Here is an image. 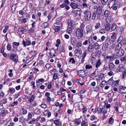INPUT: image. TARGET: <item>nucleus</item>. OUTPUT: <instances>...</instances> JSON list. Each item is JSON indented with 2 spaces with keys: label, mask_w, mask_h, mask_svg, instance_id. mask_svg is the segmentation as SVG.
Here are the masks:
<instances>
[{
  "label": "nucleus",
  "mask_w": 126,
  "mask_h": 126,
  "mask_svg": "<svg viewBox=\"0 0 126 126\" xmlns=\"http://www.w3.org/2000/svg\"><path fill=\"white\" fill-rule=\"evenodd\" d=\"M83 30L82 29H78L76 31V36L77 38L81 40L83 36Z\"/></svg>",
  "instance_id": "1"
},
{
  "label": "nucleus",
  "mask_w": 126,
  "mask_h": 126,
  "mask_svg": "<svg viewBox=\"0 0 126 126\" xmlns=\"http://www.w3.org/2000/svg\"><path fill=\"white\" fill-rule=\"evenodd\" d=\"M114 52L115 53V56L118 57L123 56L124 53V51L122 49L117 50H115Z\"/></svg>",
  "instance_id": "2"
},
{
  "label": "nucleus",
  "mask_w": 126,
  "mask_h": 126,
  "mask_svg": "<svg viewBox=\"0 0 126 126\" xmlns=\"http://www.w3.org/2000/svg\"><path fill=\"white\" fill-rule=\"evenodd\" d=\"M84 17L86 20H89L91 17V13L90 12L87 10H85L84 12Z\"/></svg>",
  "instance_id": "3"
},
{
  "label": "nucleus",
  "mask_w": 126,
  "mask_h": 126,
  "mask_svg": "<svg viewBox=\"0 0 126 126\" xmlns=\"http://www.w3.org/2000/svg\"><path fill=\"white\" fill-rule=\"evenodd\" d=\"M117 41L118 42L121 44L122 45H126V39H124L123 36H120L118 38Z\"/></svg>",
  "instance_id": "4"
},
{
  "label": "nucleus",
  "mask_w": 126,
  "mask_h": 126,
  "mask_svg": "<svg viewBox=\"0 0 126 126\" xmlns=\"http://www.w3.org/2000/svg\"><path fill=\"white\" fill-rule=\"evenodd\" d=\"M119 92L122 94L126 93V87L123 86H119Z\"/></svg>",
  "instance_id": "5"
},
{
  "label": "nucleus",
  "mask_w": 126,
  "mask_h": 126,
  "mask_svg": "<svg viewBox=\"0 0 126 126\" xmlns=\"http://www.w3.org/2000/svg\"><path fill=\"white\" fill-rule=\"evenodd\" d=\"M86 30L87 34H90L92 32V27L90 25L87 26L86 27Z\"/></svg>",
  "instance_id": "6"
},
{
  "label": "nucleus",
  "mask_w": 126,
  "mask_h": 126,
  "mask_svg": "<svg viewBox=\"0 0 126 126\" xmlns=\"http://www.w3.org/2000/svg\"><path fill=\"white\" fill-rule=\"evenodd\" d=\"M98 112L100 113H103L104 114H105L107 113V110L105 107L102 108H98L97 109Z\"/></svg>",
  "instance_id": "7"
},
{
  "label": "nucleus",
  "mask_w": 126,
  "mask_h": 126,
  "mask_svg": "<svg viewBox=\"0 0 126 126\" xmlns=\"http://www.w3.org/2000/svg\"><path fill=\"white\" fill-rule=\"evenodd\" d=\"M75 55L78 57H81V55L82 54V51L80 49L79 50L77 49L75 50Z\"/></svg>",
  "instance_id": "8"
},
{
  "label": "nucleus",
  "mask_w": 126,
  "mask_h": 126,
  "mask_svg": "<svg viewBox=\"0 0 126 126\" xmlns=\"http://www.w3.org/2000/svg\"><path fill=\"white\" fill-rule=\"evenodd\" d=\"M116 68V66L113 63H110L109 64V69L110 70H113Z\"/></svg>",
  "instance_id": "9"
},
{
  "label": "nucleus",
  "mask_w": 126,
  "mask_h": 126,
  "mask_svg": "<svg viewBox=\"0 0 126 126\" xmlns=\"http://www.w3.org/2000/svg\"><path fill=\"white\" fill-rule=\"evenodd\" d=\"M73 12L75 16H80L81 14V10L80 9H78V10H76L74 11Z\"/></svg>",
  "instance_id": "10"
},
{
  "label": "nucleus",
  "mask_w": 126,
  "mask_h": 126,
  "mask_svg": "<svg viewBox=\"0 0 126 126\" xmlns=\"http://www.w3.org/2000/svg\"><path fill=\"white\" fill-rule=\"evenodd\" d=\"M79 76L80 77L83 78L86 76L87 75V73H85V72L84 70H80L79 72Z\"/></svg>",
  "instance_id": "11"
},
{
  "label": "nucleus",
  "mask_w": 126,
  "mask_h": 126,
  "mask_svg": "<svg viewBox=\"0 0 126 126\" xmlns=\"http://www.w3.org/2000/svg\"><path fill=\"white\" fill-rule=\"evenodd\" d=\"M117 71L118 72H122L124 70V68L123 64H120L117 68Z\"/></svg>",
  "instance_id": "12"
},
{
  "label": "nucleus",
  "mask_w": 126,
  "mask_h": 126,
  "mask_svg": "<svg viewBox=\"0 0 126 126\" xmlns=\"http://www.w3.org/2000/svg\"><path fill=\"white\" fill-rule=\"evenodd\" d=\"M109 46V45L108 43H105L103 44L102 49L104 51H106L108 49Z\"/></svg>",
  "instance_id": "13"
},
{
  "label": "nucleus",
  "mask_w": 126,
  "mask_h": 126,
  "mask_svg": "<svg viewBox=\"0 0 126 126\" xmlns=\"http://www.w3.org/2000/svg\"><path fill=\"white\" fill-rule=\"evenodd\" d=\"M22 43L24 47H25L27 46H29L31 44V41L29 40H26L25 41L24 40H23L22 41Z\"/></svg>",
  "instance_id": "14"
},
{
  "label": "nucleus",
  "mask_w": 126,
  "mask_h": 126,
  "mask_svg": "<svg viewBox=\"0 0 126 126\" xmlns=\"http://www.w3.org/2000/svg\"><path fill=\"white\" fill-rule=\"evenodd\" d=\"M102 7H101L100 6H99L98 8L96 9V11H95V12L97 14H101L102 12Z\"/></svg>",
  "instance_id": "15"
},
{
  "label": "nucleus",
  "mask_w": 126,
  "mask_h": 126,
  "mask_svg": "<svg viewBox=\"0 0 126 126\" xmlns=\"http://www.w3.org/2000/svg\"><path fill=\"white\" fill-rule=\"evenodd\" d=\"M81 6L83 8H85L88 10L90 8L89 5L85 3H82L81 5Z\"/></svg>",
  "instance_id": "16"
},
{
  "label": "nucleus",
  "mask_w": 126,
  "mask_h": 126,
  "mask_svg": "<svg viewBox=\"0 0 126 126\" xmlns=\"http://www.w3.org/2000/svg\"><path fill=\"white\" fill-rule=\"evenodd\" d=\"M106 58L107 59L111 61H113L115 58L114 55H113L112 56L107 55L106 56Z\"/></svg>",
  "instance_id": "17"
},
{
  "label": "nucleus",
  "mask_w": 126,
  "mask_h": 126,
  "mask_svg": "<svg viewBox=\"0 0 126 126\" xmlns=\"http://www.w3.org/2000/svg\"><path fill=\"white\" fill-rule=\"evenodd\" d=\"M54 123L57 126L61 125V123L60 120L59 119H58L57 120H54Z\"/></svg>",
  "instance_id": "18"
},
{
  "label": "nucleus",
  "mask_w": 126,
  "mask_h": 126,
  "mask_svg": "<svg viewBox=\"0 0 126 126\" xmlns=\"http://www.w3.org/2000/svg\"><path fill=\"white\" fill-rule=\"evenodd\" d=\"M70 6L73 9H75L78 7L77 4L74 3H71L70 4Z\"/></svg>",
  "instance_id": "19"
},
{
  "label": "nucleus",
  "mask_w": 126,
  "mask_h": 126,
  "mask_svg": "<svg viewBox=\"0 0 126 126\" xmlns=\"http://www.w3.org/2000/svg\"><path fill=\"white\" fill-rule=\"evenodd\" d=\"M71 41L73 45H75L77 42L76 39L73 37H71Z\"/></svg>",
  "instance_id": "20"
},
{
  "label": "nucleus",
  "mask_w": 126,
  "mask_h": 126,
  "mask_svg": "<svg viewBox=\"0 0 126 126\" xmlns=\"http://www.w3.org/2000/svg\"><path fill=\"white\" fill-rule=\"evenodd\" d=\"M122 46V45L119 42L118 44L116 45L115 47V50H117L121 49Z\"/></svg>",
  "instance_id": "21"
},
{
  "label": "nucleus",
  "mask_w": 126,
  "mask_h": 126,
  "mask_svg": "<svg viewBox=\"0 0 126 126\" xmlns=\"http://www.w3.org/2000/svg\"><path fill=\"white\" fill-rule=\"evenodd\" d=\"M67 22L68 24V27H70V28H71V27L73 25V23L71 20L70 19H68L67 20Z\"/></svg>",
  "instance_id": "22"
},
{
  "label": "nucleus",
  "mask_w": 126,
  "mask_h": 126,
  "mask_svg": "<svg viewBox=\"0 0 126 126\" xmlns=\"http://www.w3.org/2000/svg\"><path fill=\"white\" fill-rule=\"evenodd\" d=\"M116 0H110L109 2L108 5L111 6H114L115 5V2Z\"/></svg>",
  "instance_id": "23"
},
{
  "label": "nucleus",
  "mask_w": 126,
  "mask_h": 126,
  "mask_svg": "<svg viewBox=\"0 0 126 126\" xmlns=\"http://www.w3.org/2000/svg\"><path fill=\"white\" fill-rule=\"evenodd\" d=\"M93 49L94 48L91 45H90L87 48V50L88 52H92Z\"/></svg>",
  "instance_id": "24"
},
{
  "label": "nucleus",
  "mask_w": 126,
  "mask_h": 126,
  "mask_svg": "<svg viewBox=\"0 0 126 126\" xmlns=\"http://www.w3.org/2000/svg\"><path fill=\"white\" fill-rule=\"evenodd\" d=\"M34 113L36 114L39 115L40 114V109L38 108H36L34 110Z\"/></svg>",
  "instance_id": "25"
},
{
  "label": "nucleus",
  "mask_w": 126,
  "mask_h": 126,
  "mask_svg": "<svg viewBox=\"0 0 126 126\" xmlns=\"http://www.w3.org/2000/svg\"><path fill=\"white\" fill-rule=\"evenodd\" d=\"M96 61V59L94 57H92L90 60L91 63L93 64H94Z\"/></svg>",
  "instance_id": "26"
},
{
  "label": "nucleus",
  "mask_w": 126,
  "mask_h": 126,
  "mask_svg": "<svg viewBox=\"0 0 126 126\" xmlns=\"http://www.w3.org/2000/svg\"><path fill=\"white\" fill-rule=\"evenodd\" d=\"M110 25L109 23L106 24L105 26V29L106 31H108L109 30L110 28Z\"/></svg>",
  "instance_id": "27"
},
{
  "label": "nucleus",
  "mask_w": 126,
  "mask_h": 126,
  "mask_svg": "<svg viewBox=\"0 0 126 126\" xmlns=\"http://www.w3.org/2000/svg\"><path fill=\"white\" fill-rule=\"evenodd\" d=\"M101 64L100 62V60L99 59L98 60L95 64V67L96 68H98Z\"/></svg>",
  "instance_id": "28"
},
{
  "label": "nucleus",
  "mask_w": 126,
  "mask_h": 126,
  "mask_svg": "<svg viewBox=\"0 0 126 126\" xmlns=\"http://www.w3.org/2000/svg\"><path fill=\"white\" fill-rule=\"evenodd\" d=\"M119 81L118 80H116L114 82H113L112 84V86H117L119 83Z\"/></svg>",
  "instance_id": "29"
},
{
  "label": "nucleus",
  "mask_w": 126,
  "mask_h": 126,
  "mask_svg": "<svg viewBox=\"0 0 126 126\" xmlns=\"http://www.w3.org/2000/svg\"><path fill=\"white\" fill-rule=\"evenodd\" d=\"M17 54L16 53H14L13 54L11 55L10 56V58L11 60H13L16 57Z\"/></svg>",
  "instance_id": "30"
},
{
  "label": "nucleus",
  "mask_w": 126,
  "mask_h": 126,
  "mask_svg": "<svg viewBox=\"0 0 126 126\" xmlns=\"http://www.w3.org/2000/svg\"><path fill=\"white\" fill-rule=\"evenodd\" d=\"M110 13L108 10H106L104 13V15L106 17H108Z\"/></svg>",
  "instance_id": "31"
},
{
  "label": "nucleus",
  "mask_w": 126,
  "mask_h": 126,
  "mask_svg": "<svg viewBox=\"0 0 126 126\" xmlns=\"http://www.w3.org/2000/svg\"><path fill=\"white\" fill-rule=\"evenodd\" d=\"M116 28V25L114 23H113L112 24L111 29L112 31H113Z\"/></svg>",
  "instance_id": "32"
},
{
  "label": "nucleus",
  "mask_w": 126,
  "mask_h": 126,
  "mask_svg": "<svg viewBox=\"0 0 126 126\" xmlns=\"http://www.w3.org/2000/svg\"><path fill=\"white\" fill-rule=\"evenodd\" d=\"M33 78L34 77L33 75H30L29 78L27 79V81H30L32 80Z\"/></svg>",
  "instance_id": "33"
},
{
  "label": "nucleus",
  "mask_w": 126,
  "mask_h": 126,
  "mask_svg": "<svg viewBox=\"0 0 126 126\" xmlns=\"http://www.w3.org/2000/svg\"><path fill=\"white\" fill-rule=\"evenodd\" d=\"M48 25V24L47 22L43 23L41 25L42 27L44 28H46Z\"/></svg>",
  "instance_id": "34"
},
{
  "label": "nucleus",
  "mask_w": 126,
  "mask_h": 126,
  "mask_svg": "<svg viewBox=\"0 0 126 126\" xmlns=\"http://www.w3.org/2000/svg\"><path fill=\"white\" fill-rule=\"evenodd\" d=\"M113 81V77H111L107 81V83L108 84L110 85L111 83L112 84Z\"/></svg>",
  "instance_id": "35"
},
{
  "label": "nucleus",
  "mask_w": 126,
  "mask_h": 126,
  "mask_svg": "<svg viewBox=\"0 0 126 126\" xmlns=\"http://www.w3.org/2000/svg\"><path fill=\"white\" fill-rule=\"evenodd\" d=\"M5 113V110L4 109H0V113L1 115L4 116Z\"/></svg>",
  "instance_id": "36"
},
{
  "label": "nucleus",
  "mask_w": 126,
  "mask_h": 126,
  "mask_svg": "<svg viewBox=\"0 0 126 126\" xmlns=\"http://www.w3.org/2000/svg\"><path fill=\"white\" fill-rule=\"evenodd\" d=\"M108 0H101V3L102 4L104 5H105Z\"/></svg>",
  "instance_id": "37"
},
{
  "label": "nucleus",
  "mask_w": 126,
  "mask_h": 126,
  "mask_svg": "<svg viewBox=\"0 0 126 126\" xmlns=\"http://www.w3.org/2000/svg\"><path fill=\"white\" fill-rule=\"evenodd\" d=\"M96 13L95 12V11H94L93 14L92 16V19L93 20H94L95 19L96 16Z\"/></svg>",
  "instance_id": "38"
},
{
  "label": "nucleus",
  "mask_w": 126,
  "mask_h": 126,
  "mask_svg": "<svg viewBox=\"0 0 126 126\" xmlns=\"http://www.w3.org/2000/svg\"><path fill=\"white\" fill-rule=\"evenodd\" d=\"M82 111L83 113H85L87 111V108L86 106H83L82 109Z\"/></svg>",
  "instance_id": "39"
},
{
  "label": "nucleus",
  "mask_w": 126,
  "mask_h": 126,
  "mask_svg": "<svg viewBox=\"0 0 126 126\" xmlns=\"http://www.w3.org/2000/svg\"><path fill=\"white\" fill-rule=\"evenodd\" d=\"M9 90L10 92L12 94L15 93V89L13 88H9Z\"/></svg>",
  "instance_id": "40"
},
{
  "label": "nucleus",
  "mask_w": 126,
  "mask_h": 126,
  "mask_svg": "<svg viewBox=\"0 0 126 126\" xmlns=\"http://www.w3.org/2000/svg\"><path fill=\"white\" fill-rule=\"evenodd\" d=\"M97 20H101V17L102 16L101 15V14H97Z\"/></svg>",
  "instance_id": "41"
},
{
  "label": "nucleus",
  "mask_w": 126,
  "mask_h": 126,
  "mask_svg": "<svg viewBox=\"0 0 126 126\" xmlns=\"http://www.w3.org/2000/svg\"><path fill=\"white\" fill-rule=\"evenodd\" d=\"M75 122L77 124L79 125L80 124L81 120L79 119H76L75 120Z\"/></svg>",
  "instance_id": "42"
},
{
  "label": "nucleus",
  "mask_w": 126,
  "mask_h": 126,
  "mask_svg": "<svg viewBox=\"0 0 126 126\" xmlns=\"http://www.w3.org/2000/svg\"><path fill=\"white\" fill-rule=\"evenodd\" d=\"M105 29L104 28H103L101 29L99 31V32L101 33H104L105 32Z\"/></svg>",
  "instance_id": "43"
},
{
  "label": "nucleus",
  "mask_w": 126,
  "mask_h": 126,
  "mask_svg": "<svg viewBox=\"0 0 126 126\" xmlns=\"http://www.w3.org/2000/svg\"><path fill=\"white\" fill-rule=\"evenodd\" d=\"M18 102L17 101H14L11 104V106L12 107H13L14 106H16L18 104Z\"/></svg>",
  "instance_id": "44"
},
{
  "label": "nucleus",
  "mask_w": 126,
  "mask_h": 126,
  "mask_svg": "<svg viewBox=\"0 0 126 126\" xmlns=\"http://www.w3.org/2000/svg\"><path fill=\"white\" fill-rule=\"evenodd\" d=\"M98 44L97 43H95L93 45V47L95 49H97L98 48Z\"/></svg>",
  "instance_id": "45"
},
{
  "label": "nucleus",
  "mask_w": 126,
  "mask_h": 126,
  "mask_svg": "<svg viewBox=\"0 0 126 126\" xmlns=\"http://www.w3.org/2000/svg\"><path fill=\"white\" fill-rule=\"evenodd\" d=\"M81 126H88L87 124H86L85 122L84 121H83L81 123Z\"/></svg>",
  "instance_id": "46"
},
{
  "label": "nucleus",
  "mask_w": 126,
  "mask_h": 126,
  "mask_svg": "<svg viewBox=\"0 0 126 126\" xmlns=\"http://www.w3.org/2000/svg\"><path fill=\"white\" fill-rule=\"evenodd\" d=\"M16 7V5L15 4H14L12 5L11 7L12 11L14 12L15 10Z\"/></svg>",
  "instance_id": "47"
},
{
  "label": "nucleus",
  "mask_w": 126,
  "mask_h": 126,
  "mask_svg": "<svg viewBox=\"0 0 126 126\" xmlns=\"http://www.w3.org/2000/svg\"><path fill=\"white\" fill-rule=\"evenodd\" d=\"M46 112H47V116H48V117H50L51 116V114L50 112L48 110H47L44 112V114H45V113Z\"/></svg>",
  "instance_id": "48"
},
{
  "label": "nucleus",
  "mask_w": 126,
  "mask_h": 126,
  "mask_svg": "<svg viewBox=\"0 0 126 126\" xmlns=\"http://www.w3.org/2000/svg\"><path fill=\"white\" fill-rule=\"evenodd\" d=\"M92 65L89 64H87L85 66V68L86 69H90L92 68Z\"/></svg>",
  "instance_id": "49"
},
{
  "label": "nucleus",
  "mask_w": 126,
  "mask_h": 126,
  "mask_svg": "<svg viewBox=\"0 0 126 126\" xmlns=\"http://www.w3.org/2000/svg\"><path fill=\"white\" fill-rule=\"evenodd\" d=\"M7 101L6 99H4L1 101V103L3 104H5L7 103Z\"/></svg>",
  "instance_id": "50"
},
{
  "label": "nucleus",
  "mask_w": 126,
  "mask_h": 126,
  "mask_svg": "<svg viewBox=\"0 0 126 126\" xmlns=\"http://www.w3.org/2000/svg\"><path fill=\"white\" fill-rule=\"evenodd\" d=\"M18 31L19 33V34H22L24 33L21 28H20L18 30Z\"/></svg>",
  "instance_id": "51"
},
{
  "label": "nucleus",
  "mask_w": 126,
  "mask_h": 126,
  "mask_svg": "<svg viewBox=\"0 0 126 126\" xmlns=\"http://www.w3.org/2000/svg\"><path fill=\"white\" fill-rule=\"evenodd\" d=\"M69 62H71L72 63H75L76 61H75L74 58H71L69 60Z\"/></svg>",
  "instance_id": "52"
},
{
  "label": "nucleus",
  "mask_w": 126,
  "mask_h": 126,
  "mask_svg": "<svg viewBox=\"0 0 126 126\" xmlns=\"http://www.w3.org/2000/svg\"><path fill=\"white\" fill-rule=\"evenodd\" d=\"M101 27V24L100 23H96V25L95 26L96 29H98Z\"/></svg>",
  "instance_id": "53"
},
{
  "label": "nucleus",
  "mask_w": 126,
  "mask_h": 126,
  "mask_svg": "<svg viewBox=\"0 0 126 126\" xmlns=\"http://www.w3.org/2000/svg\"><path fill=\"white\" fill-rule=\"evenodd\" d=\"M22 29L23 32H26L28 29V28L27 27H22Z\"/></svg>",
  "instance_id": "54"
},
{
  "label": "nucleus",
  "mask_w": 126,
  "mask_h": 126,
  "mask_svg": "<svg viewBox=\"0 0 126 126\" xmlns=\"http://www.w3.org/2000/svg\"><path fill=\"white\" fill-rule=\"evenodd\" d=\"M121 61L122 62L126 61V56H124L120 59Z\"/></svg>",
  "instance_id": "55"
},
{
  "label": "nucleus",
  "mask_w": 126,
  "mask_h": 126,
  "mask_svg": "<svg viewBox=\"0 0 126 126\" xmlns=\"http://www.w3.org/2000/svg\"><path fill=\"white\" fill-rule=\"evenodd\" d=\"M11 45L8 43L7 47V49L9 51H10L11 50Z\"/></svg>",
  "instance_id": "56"
},
{
  "label": "nucleus",
  "mask_w": 126,
  "mask_h": 126,
  "mask_svg": "<svg viewBox=\"0 0 126 126\" xmlns=\"http://www.w3.org/2000/svg\"><path fill=\"white\" fill-rule=\"evenodd\" d=\"M89 41V43H90V40L89 39V40H86L83 43V44L84 45H86L88 44V42Z\"/></svg>",
  "instance_id": "57"
},
{
  "label": "nucleus",
  "mask_w": 126,
  "mask_h": 126,
  "mask_svg": "<svg viewBox=\"0 0 126 126\" xmlns=\"http://www.w3.org/2000/svg\"><path fill=\"white\" fill-rule=\"evenodd\" d=\"M34 96L33 95H32L31 96V98L29 100V101L31 103L34 100Z\"/></svg>",
  "instance_id": "58"
},
{
  "label": "nucleus",
  "mask_w": 126,
  "mask_h": 126,
  "mask_svg": "<svg viewBox=\"0 0 126 126\" xmlns=\"http://www.w3.org/2000/svg\"><path fill=\"white\" fill-rule=\"evenodd\" d=\"M55 26V30L56 32H57L59 30L60 28V26Z\"/></svg>",
  "instance_id": "59"
},
{
  "label": "nucleus",
  "mask_w": 126,
  "mask_h": 126,
  "mask_svg": "<svg viewBox=\"0 0 126 126\" xmlns=\"http://www.w3.org/2000/svg\"><path fill=\"white\" fill-rule=\"evenodd\" d=\"M44 81V79L43 78H41L39 79L38 80H36V83L37 84L38 83H39V82L40 81L41 82H42L43 81Z\"/></svg>",
  "instance_id": "60"
},
{
  "label": "nucleus",
  "mask_w": 126,
  "mask_h": 126,
  "mask_svg": "<svg viewBox=\"0 0 126 126\" xmlns=\"http://www.w3.org/2000/svg\"><path fill=\"white\" fill-rule=\"evenodd\" d=\"M22 110H23L22 113L23 114H25L27 113V110H24V108L22 109Z\"/></svg>",
  "instance_id": "61"
},
{
  "label": "nucleus",
  "mask_w": 126,
  "mask_h": 126,
  "mask_svg": "<svg viewBox=\"0 0 126 126\" xmlns=\"http://www.w3.org/2000/svg\"><path fill=\"white\" fill-rule=\"evenodd\" d=\"M116 33H114L111 36V38L113 39H114L116 37Z\"/></svg>",
  "instance_id": "62"
},
{
  "label": "nucleus",
  "mask_w": 126,
  "mask_h": 126,
  "mask_svg": "<svg viewBox=\"0 0 126 126\" xmlns=\"http://www.w3.org/2000/svg\"><path fill=\"white\" fill-rule=\"evenodd\" d=\"M49 55L50 57L51 58H53V56L55 57V55L54 54H53L52 52H50L49 53Z\"/></svg>",
  "instance_id": "63"
},
{
  "label": "nucleus",
  "mask_w": 126,
  "mask_h": 126,
  "mask_svg": "<svg viewBox=\"0 0 126 126\" xmlns=\"http://www.w3.org/2000/svg\"><path fill=\"white\" fill-rule=\"evenodd\" d=\"M65 51L64 47L63 46L60 49V52H64Z\"/></svg>",
  "instance_id": "64"
}]
</instances>
